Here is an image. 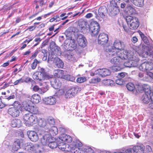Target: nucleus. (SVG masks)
Wrapping results in <instances>:
<instances>
[{
	"mask_svg": "<svg viewBox=\"0 0 153 153\" xmlns=\"http://www.w3.org/2000/svg\"><path fill=\"white\" fill-rule=\"evenodd\" d=\"M47 121L48 122L47 125L50 126V127L53 126V125H54L55 123L54 120L51 117H48L47 119Z\"/></svg>",
	"mask_w": 153,
	"mask_h": 153,
	"instance_id": "nucleus-39",
	"label": "nucleus"
},
{
	"mask_svg": "<svg viewBox=\"0 0 153 153\" xmlns=\"http://www.w3.org/2000/svg\"><path fill=\"white\" fill-rule=\"evenodd\" d=\"M38 125L41 127L44 128V131H49L48 128L50 127V126L47 125L46 121L44 119L39 118L38 121Z\"/></svg>",
	"mask_w": 153,
	"mask_h": 153,
	"instance_id": "nucleus-15",
	"label": "nucleus"
},
{
	"mask_svg": "<svg viewBox=\"0 0 153 153\" xmlns=\"http://www.w3.org/2000/svg\"><path fill=\"white\" fill-rule=\"evenodd\" d=\"M126 7L128 10L129 13L131 14H135L136 13V11L133 5L130 3H128L127 4Z\"/></svg>",
	"mask_w": 153,
	"mask_h": 153,
	"instance_id": "nucleus-29",
	"label": "nucleus"
},
{
	"mask_svg": "<svg viewBox=\"0 0 153 153\" xmlns=\"http://www.w3.org/2000/svg\"><path fill=\"white\" fill-rule=\"evenodd\" d=\"M29 111L34 114H36L39 112V111L37 107L31 106Z\"/></svg>",
	"mask_w": 153,
	"mask_h": 153,
	"instance_id": "nucleus-38",
	"label": "nucleus"
},
{
	"mask_svg": "<svg viewBox=\"0 0 153 153\" xmlns=\"http://www.w3.org/2000/svg\"><path fill=\"white\" fill-rule=\"evenodd\" d=\"M86 78L84 77H80L78 78L77 79V82L79 83H81L85 81Z\"/></svg>",
	"mask_w": 153,
	"mask_h": 153,
	"instance_id": "nucleus-53",
	"label": "nucleus"
},
{
	"mask_svg": "<svg viewBox=\"0 0 153 153\" xmlns=\"http://www.w3.org/2000/svg\"><path fill=\"white\" fill-rule=\"evenodd\" d=\"M20 142L19 140H17L15 141L13 144V148L15 147L14 150H16L20 147Z\"/></svg>",
	"mask_w": 153,
	"mask_h": 153,
	"instance_id": "nucleus-44",
	"label": "nucleus"
},
{
	"mask_svg": "<svg viewBox=\"0 0 153 153\" xmlns=\"http://www.w3.org/2000/svg\"><path fill=\"white\" fill-rule=\"evenodd\" d=\"M144 42L147 45H148L149 44V41L147 39V37L144 36L141 38Z\"/></svg>",
	"mask_w": 153,
	"mask_h": 153,
	"instance_id": "nucleus-60",
	"label": "nucleus"
},
{
	"mask_svg": "<svg viewBox=\"0 0 153 153\" xmlns=\"http://www.w3.org/2000/svg\"><path fill=\"white\" fill-rule=\"evenodd\" d=\"M40 51V48L37 49L34 52L33 55L31 56L30 59H33L34 57H36Z\"/></svg>",
	"mask_w": 153,
	"mask_h": 153,
	"instance_id": "nucleus-54",
	"label": "nucleus"
},
{
	"mask_svg": "<svg viewBox=\"0 0 153 153\" xmlns=\"http://www.w3.org/2000/svg\"><path fill=\"white\" fill-rule=\"evenodd\" d=\"M126 20L130 29L135 30L139 26V22L138 18L136 17L127 16L126 18Z\"/></svg>",
	"mask_w": 153,
	"mask_h": 153,
	"instance_id": "nucleus-3",
	"label": "nucleus"
},
{
	"mask_svg": "<svg viewBox=\"0 0 153 153\" xmlns=\"http://www.w3.org/2000/svg\"><path fill=\"white\" fill-rule=\"evenodd\" d=\"M67 134H62L61 136L59 138V139L62 141L65 142V139L66 138V136Z\"/></svg>",
	"mask_w": 153,
	"mask_h": 153,
	"instance_id": "nucleus-59",
	"label": "nucleus"
},
{
	"mask_svg": "<svg viewBox=\"0 0 153 153\" xmlns=\"http://www.w3.org/2000/svg\"><path fill=\"white\" fill-rule=\"evenodd\" d=\"M143 48L142 49L144 50L141 52L140 55L145 58L147 57L148 56H149L150 57L152 56L153 48L150 46H146L143 47Z\"/></svg>",
	"mask_w": 153,
	"mask_h": 153,
	"instance_id": "nucleus-9",
	"label": "nucleus"
},
{
	"mask_svg": "<svg viewBox=\"0 0 153 153\" xmlns=\"http://www.w3.org/2000/svg\"><path fill=\"white\" fill-rule=\"evenodd\" d=\"M82 146V143L79 140H76L73 142L72 146L71 147V151L72 153H84L83 151L79 148Z\"/></svg>",
	"mask_w": 153,
	"mask_h": 153,
	"instance_id": "nucleus-7",
	"label": "nucleus"
},
{
	"mask_svg": "<svg viewBox=\"0 0 153 153\" xmlns=\"http://www.w3.org/2000/svg\"><path fill=\"white\" fill-rule=\"evenodd\" d=\"M143 91H144L145 93L149 94L151 92L150 86L147 84H143Z\"/></svg>",
	"mask_w": 153,
	"mask_h": 153,
	"instance_id": "nucleus-37",
	"label": "nucleus"
},
{
	"mask_svg": "<svg viewBox=\"0 0 153 153\" xmlns=\"http://www.w3.org/2000/svg\"><path fill=\"white\" fill-rule=\"evenodd\" d=\"M77 40L79 46L82 47H85L87 44V40L83 35L79 34L77 37Z\"/></svg>",
	"mask_w": 153,
	"mask_h": 153,
	"instance_id": "nucleus-14",
	"label": "nucleus"
},
{
	"mask_svg": "<svg viewBox=\"0 0 153 153\" xmlns=\"http://www.w3.org/2000/svg\"><path fill=\"white\" fill-rule=\"evenodd\" d=\"M120 1V0H112L110 1V6L109 8L111 7H118L117 5V2Z\"/></svg>",
	"mask_w": 153,
	"mask_h": 153,
	"instance_id": "nucleus-42",
	"label": "nucleus"
},
{
	"mask_svg": "<svg viewBox=\"0 0 153 153\" xmlns=\"http://www.w3.org/2000/svg\"><path fill=\"white\" fill-rule=\"evenodd\" d=\"M41 53H39V54H43V55H47V53L48 51L46 49H42L41 50H40Z\"/></svg>",
	"mask_w": 153,
	"mask_h": 153,
	"instance_id": "nucleus-62",
	"label": "nucleus"
},
{
	"mask_svg": "<svg viewBox=\"0 0 153 153\" xmlns=\"http://www.w3.org/2000/svg\"><path fill=\"white\" fill-rule=\"evenodd\" d=\"M58 71L59 72L58 77L61 78H63L65 76L66 71L60 69H58Z\"/></svg>",
	"mask_w": 153,
	"mask_h": 153,
	"instance_id": "nucleus-45",
	"label": "nucleus"
},
{
	"mask_svg": "<svg viewBox=\"0 0 153 153\" xmlns=\"http://www.w3.org/2000/svg\"><path fill=\"white\" fill-rule=\"evenodd\" d=\"M114 153H132V149H128L123 150L122 152H115Z\"/></svg>",
	"mask_w": 153,
	"mask_h": 153,
	"instance_id": "nucleus-51",
	"label": "nucleus"
},
{
	"mask_svg": "<svg viewBox=\"0 0 153 153\" xmlns=\"http://www.w3.org/2000/svg\"><path fill=\"white\" fill-rule=\"evenodd\" d=\"M54 62L56 67L59 68H62L64 66V63L59 58H54Z\"/></svg>",
	"mask_w": 153,
	"mask_h": 153,
	"instance_id": "nucleus-27",
	"label": "nucleus"
},
{
	"mask_svg": "<svg viewBox=\"0 0 153 153\" xmlns=\"http://www.w3.org/2000/svg\"><path fill=\"white\" fill-rule=\"evenodd\" d=\"M66 76L67 78V79L68 80L73 81L75 79L74 77L71 76L70 75H67Z\"/></svg>",
	"mask_w": 153,
	"mask_h": 153,
	"instance_id": "nucleus-61",
	"label": "nucleus"
},
{
	"mask_svg": "<svg viewBox=\"0 0 153 153\" xmlns=\"http://www.w3.org/2000/svg\"><path fill=\"white\" fill-rule=\"evenodd\" d=\"M21 124V121L19 119H13L11 121V125L13 127H18Z\"/></svg>",
	"mask_w": 153,
	"mask_h": 153,
	"instance_id": "nucleus-30",
	"label": "nucleus"
},
{
	"mask_svg": "<svg viewBox=\"0 0 153 153\" xmlns=\"http://www.w3.org/2000/svg\"><path fill=\"white\" fill-rule=\"evenodd\" d=\"M126 44L121 40L116 39L113 42V45H109L106 49V55L107 57L114 56L119 51L117 50L121 51L124 50Z\"/></svg>",
	"mask_w": 153,
	"mask_h": 153,
	"instance_id": "nucleus-1",
	"label": "nucleus"
},
{
	"mask_svg": "<svg viewBox=\"0 0 153 153\" xmlns=\"http://www.w3.org/2000/svg\"><path fill=\"white\" fill-rule=\"evenodd\" d=\"M84 151V152H86L87 153H94V151L92 149L88 146H85L84 148V150H82Z\"/></svg>",
	"mask_w": 153,
	"mask_h": 153,
	"instance_id": "nucleus-43",
	"label": "nucleus"
},
{
	"mask_svg": "<svg viewBox=\"0 0 153 153\" xmlns=\"http://www.w3.org/2000/svg\"><path fill=\"white\" fill-rule=\"evenodd\" d=\"M66 145L64 142H61L58 143V148L62 150H65Z\"/></svg>",
	"mask_w": 153,
	"mask_h": 153,
	"instance_id": "nucleus-47",
	"label": "nucleus"
},
{
	"mask_svg": "<svg viewBox=\"0 0 153 153\" xmlns=\"http://www.w3.org/2000/svg\"><path fill=\"white\" fill-rule=\"evenodd\" d=\"M135 90L137 91H137L140 93H142L143 91V85H142L140 84L136 85Z\"/></svg>",
	"mask_w": 153,
	"mask_h": 153,
	"instance_id": "nucleus-41",
	"label": "nucleus"
},
{
	"mask_svg": "<svg viewBox=\"0 0 153 153\" xmlns=\"http://www.w3.org/2000/svg\"><path fill=\"white\" fill-rule=\"evenodd\" d=\"M145 146L143 144H140L139 146H134L132 149L133 150L134 153H143L145 150Z\"/></svg>",
	"mask_w": 153,
	"mask_h": 153,
	"instance_id": "nucleus-19",
	"label": "nucleus"
},
{
	"mask_svg": "<svg viewBox=\"0 0 153 153\" xmlns=\"http://www.w3.org/2000/svg\"><path fill=\"white\" fill-rule=\"evenodd\" d=\"M98 43L101 45H105L108 41V36L104 33H100L98 38Z\"/></svg>",
	"mask_w": 153,
	"mask_h": 153,
	"instance_id": "nucleus-13",
	"label": "nucleus"
},
{
	"mask_svg": "<svg viewBox=\"0 0 153 153\" xmlns=\"http://www.w3.org/2000/svg\"><path fill=\"white\" fill-rule=\"evenodd\" d=\"M27 144H29V145L26 146L25 149H27V150H30L32 151L35 150L36 149V148L38 146L36 145L33 146L32 144V143H27Z\"/></svg>",
	"mask_w": 153,
	"mask_h": 153,
	"instance_id": "nucleus-35",
	"label": "nucleus"
},
{
	"mask_svg": "<svg viewBox=\"0 0 153 153\" xmlns=\"http://www.w3.org/2000/svg\"><path fill=\"white\" fill-rule=\"evenodd\" d=\"M23 118L25 123L27 126H32L36 124L37 121L36 117L30 114H25Z\"/></svg>",
	"mask_w": 153,
	"mask_h": 153,
	"instance_id": "nucleus-6",
	"label": "nucleus"
},
{
	"mask_svg": "<svg viewBox=\"0 0 153 153\" xmlns=\"http://www.w3.org/2000/svg\"><path fill=\"white\" fill-rule=\"evenodd\" d=\"M105 9L102 8H100L98 10V13L101 18L103 19L105 17V15L104 13Z\"/></svg>",
	"mask_w": 153,
	"mask_h": 153,
	"instance_id": "nucleus-46",
	"label": "nucleus"
},
{
	"mask_svg": "<svg viewBox=\"0 0 153 153\" xmlns=\"http://www.w3.org/2000/svg\"><path fill=\"white\" fill-rule=\"evenodd\" d=\"M99 74L102 77H104L109 75L111 71L108 69L106 68H102L97 70Z\"/></svg>",
	"mask_w": 153,
	"mask_h": 153,
	"instance_id": "nucleus-25",
	"label": "nucleus"
},
{
	"mask_svg": "<svg viewBox=\"0 0 153 153\" xmlns=\"http://www.w3.org/2000/svg\"><path fill=\"white\" fill-rule=\"evenodd\" d=\"M40 72L42 74H43V76L47 79H49L51 78L52 76L49 75V74H47L46 72H45V70L44 69L41 68L40 69L39 72Z\"/></svg>",
	"mask_w": 153,
	"mask_h": 153,
	"instance_id": "nucleus-36",
	"label": "nucleus"
},
{
	"mask_svg": "<svg viewBox=\"0 0 153 153\" xmlns=\"http://www.w3.org/2000/svg\"><path fill=\"white\" fill-rule=\"evenodd\" d=\"M33 79L38 81H42L47 79L43 76V74L38 72H36L33 74Z\"/></svg>",
	"mask_w": 153,
	"mask_h": 153,
	"instance_id": "nucleus-24",
	"label": "nucleus"
},
{
	"mask_svg": "<svg viewBox=\"0 0 153 153\" xmlns=\"http://www.w3.org/2000/svg\"><path fill=\"white\" fill-rule=\"evenodd\" d=\"M23 105L25 109L29 111L31 106H30L29 105L26 103L23 104Z\"/></svg>",
	"mask_w": 153,
	"mask_h": 153,
	"instance_id": "nucleus-56",
	"label": "nucleus"
},
{
	"mask_svg": "<svg viewBox=\"0 0 153 153\" xmlns=\"http://www.w3.org/2000/svg\"><path fill=\"white\" fill-rule=\"evenodd\" d=\"M100 25L98 23L94 21L91 22L90 25H88V29L86 30L82 31L83 33H86L90 31L92 36H95L97 35L98 33L100 30Z\"/></svg>",
	"mask_w": 153,
	"mask_h": 153,
	"instance_id": "nucleus-4",
	"label": "nucleus"
},
{
	"mask_svg": "<svg viewBox=\"0 0 153 153\" xmlns=\"http://www.w3.org/2000/svg\"><path fill=\"white\" fill-rule=\"evenodd\" d=\"M144 150L147 152H150L152 151V149L150 146L149 145H146Z\"/></svg>",
	"mask_w": 153,
	"mask_h": 153,
	"instance_id": "nucleus-63",
	"label": "nucleus"
},
{
	"mask_svg": "<svg viewBox=\"0 0 153 153\" xmlns=\"http://www.w3.org/2000/svg\"><path fill=\"white\" fill-rule=\"evenodd\" d=\"M80 90L78 86L73 87L69 89L66 91L65 94V97L67 98H70L74 96L78 91Z\"/></svg>",
	"mask_w": 153,
	"mask_h": 153,
	"instance_id": "nucleus-10",
	"label": "nucleus"
},
{
	"mask_svg": "<svg viewBox=\"0 0 153 153\" xmlns=\"http://www.w3.org/2000/svg\"><path fill=\"white\" fill-rule=\"evenodd\" d=\"M153 68V63L152 62H145L142 63L139 67V69L143 71H150Z\"/></svg>",
	"mask_w": 153,
	"mask_h": 153,
	"instance_id": "nucleus-11",
	"label": "nucleus"
},
{
	"mask_svg": "<svg viewBox=\"0 0 153 153\" xmlns=\"http://www.w3.org/2000/svg\"><path fill=\"white\" fill-rule=\"evenodd\" d=\"M116 56L111 60V63L114 65L113 69L116 71L120 70V68L118 66L122 64L124 60L131 59V54L130 53L126 51H123L122 53L118 52Z\"/></svg>",
	"mask_w": 153,
	"mask_h": 153,
	"instance_id": "nucleus-2",
	"label": "nucleus"
},
{
	"mask_svg": "<svg viewBox=\"0 0 153 153\" xmlns=\"http://www.w3.org/2000/svg\"><path fill=\"white\" fill-rule=\"evenodd\" d=\"M48 146L52 149L56 148L58 146V144L56 142H52L51 143H48Z\"/></svg>",
	"mask_w": 153,
	"mask_h": 153,
	"instance_id": "nucleus-48",
	"label": "nucleus"
},
{
	"mask_svg": "<svg viewBox=\"0 0 153 153\" xmlns=\"http://www.w3.org/2000/svg\"><path fill=\"white\" fill-rule=\"evenodd\" d=\"M49 134H44L41 139V143L43 145H48V143L55 142V138L52 137Z\"/></svg>",
	"mask_w": 153,
	"mask_h": 153,
	"instance_id": "nucleus-8",
	"label": "nucleus"
},
{
	"mask_svg": "<svg viewBox=\"0 0 153 153\" xmlns=\"http://www.w3.org/2000/svg\"><path fill=\"white\" fill-rule=\"evenodd\" d=\"M44 102L46 104L52 105L56 104V100L55 97L50 96L44 99Z\"/></svg>",
	"mask_w": 153,
	"mask_h": 153,
	"instance_id": "nucleus-22",
	"label": "nucleus"
},
{
	"mask_svg": "<svg viewBox=\"0 0 153 153\" xmlns=\"http://www.w3.org/2000/svg\"><path fill=\"white\" fill-rule=\"evenodd\" d=\"M61 79L58 78L51 79L50 83L52 86L56 89L59 88L62 85L61 82H60Z\"/></svg>",
	"mask_w": 153,
	"mask_h": 153,
	"instance_id": "nucleus-16",
	"label": "nucleus"
},
{
	"mask_svg": "<svg viewBox=\"0 0 153 153\" xmlns=\"http://www.w3.org/2000/svg\"><path fill=\"white\" fill-rule=\"evenodd\" d=\"M106 81H107V85H110L111 86L113 85L114 83V82L112 80L110 79H107Z\"/></svg>",
	"mask_w": 153,
	"mask_h": 153,
	"instance_id": "nucleus-57",
	"label": "nucleus"
},
{
	"mask_svg": "<svg viewBox=\"0 0 153 153\" xmlns=\"http://www.w3.org/2000/svg\"><path fill=\"white\" fill-rule=\"evenodd\" d=\"M23 82V79H22V78H21L17 80L15 82H14L13 83V84L15 85H16L19 84Z\"/></svg>",
	"mask_w": 153,
	"mask_h": 153,
	"instance_id": "nucleus-55",
	"label": "nucleus"
},
{
	"mask_svg": "<svg viewBox=\"0 0 153 153\" xmlns=\"http://www.w3.org/2000/svg\"><path fill=\"white\" fill-rule=\"evenodd\" d=\"M38 63V61L36 59H35L33 62L31 64V67L32 69H35L36 66Z\"/></svg>",
	"mask_w": 153,
	"mask_h": 153,
	"instance_id": "nucleus-49",
	"label": "nucleus"
},
{
	"mask_svg": "<svg viewBox=\"0 0 153 153\" xmlns=\"http://www.w3.org/2000/svg\"><path fill=\"white\" fill-rule=\"evenodd\" d=\"M33 90L34 91L38 92L40 94H42L46 92L48 89L45 88H40L38 86L35 85L33 88Z\"/></svg>",
	"mask_w": 153,
	"mask_h": 153,
	"instance_id": "nucleus-31",
	"label": "nucleus"
},
{
	"mask_svg": "<svg viewBox=\"0 0 153 153\" xmlns=\"http://www.w3.org/2000/svg\"><path fill=\"white\" fill-rule=\"evenodd\" d=\"M64 44L66 46H68V48L69 50H73L75 49L77 46V44L76 43L75 40L74 39L70 40H66L65 41Z\"/></svg>",
	"mask_w": 153,
	"mask_h": 153,
	"instance_id": "nucleus-12",
	"label": "nucleus"
},
{
	"mask_svg": "<svg viewBox=\"0 0 153 153\" xmlns=\"http://www.w3.org/2000/svg\"><path fill=\"white\" fill-rule=\"evenodd\" d=\"M23 82L27 83L30 82L31 83L33 82L34 81L32 79L28 77H26L24 79H23Z\"/></svg>",
	"mask_w": 153,
	"mask_h": 153,
	"instance_id": "nucleus-52",
	"label": "nucleus"
},
{
	"mask_svg": "<svg viewBox=\"0 0 153 153\" xmlns=\"http://www.w3.org/2000/svg\"><path fill=\"white\" fill-rule=\"evenodd\" d=\"M31 100L34 103H37L40 102L41 99L39 95L34 94L32 96Z\"/></svg>",
	"mask_w": 153,
	"mask_h": 153,
	"instance_id": "nucleus-34",
	"label": "nucleus"
},
{
	"mask_svg": "<svg viewBox=\"0 0 153 153\" xmlns=\"http://www.w3.org/2000/svg\"><path fill=\"white\" fill-rule=\"evenodd\" d=\"M109 15L111 16L117 15L120 12L118 7L109 8Z\"/></svg>",
	"mask_w": 153,
	"mask_h": 153,
	"instance_id": "nucleus-26",
	"label": "nucleus"
},
{
	"mask_svg": "<svg viewBox=\"0 0 153 153\" xmlns=\"http://www.w3.org/2000/svg\"><path fill=\"white\" fill-rule=\"evenodd\" d=\"M149 94L145 93L143 94L141 98L142 102L145 104H147L150 101Z\"/></svg>",
	"mask_w": 153,
	"mask_h": 153,
	"instance_id": "nucleus-32",
	"label": "nucleus"
},
{
	"mask_svg": "<svg viewBox=\"0 0 153 153\" xmlns=\"http://www.w3.org/2000/svg\"><path fill=\"white\" fill-rule=\"evenodd\" d=\"M21 105L19 102L16 101L14 104V107L9 109L8 112L9 114L13 117H16L19 115Z\"/></svg>",
	"mask_w": 153,
	"mask_h": 153,
	"instance_id": "nucleus-5",
	"label": "nucleus"
},
{
	"mask_svg": "<svg viewBox=\"0 0 153 153\" xmlns=\"http://www.w3.org/2000/svg\"><path fill=\"white\" fill-rule=\"evenodd\" d=\"M134 5L139 7H142L144 4L143 0H130Z\"/></svg>",
	"mask_w": 153,
	"mask_h": 153,
	"instance_id": "nucleus-33",
	"label": "nucleus"
},
{
	"mask_svg": "<svg viewBox=\"0 0 153 153\" xmlns=\"http://www.w3.org/2000/svg\"><path fill=\"white\" fill-rule=\"evenodd\" d=\"M117 77L118 78L122 79L123 78H126L128 77V75L127 73L124 72H122L119 73H118Z\"/></svg>",
	"mask_w": 153,
	"mask_h": 153,
	"instance_id": "nucleus-40",
	"label": "nucleus"
},
{
	"mask_svg": "<svg viewBox=\"0 0 153 153\" xmlns=\"http://www.w3.org/2000/svg\"><path fill=\"white\" fill-rule=\"evenodd\" d=\"M127 89L132 92L135 95L137 94V91L135 90V87L134 84L132 83H129L126 85Z\"/></svg>",
	"mask_w": 153,
	"mask_h": 153,
	"instance_id": "nucleus-28",
	"label": "nucleus"
},
{
	"mask_svg": "<svg viewBox=\"0 0 153 153\" xmlns=\"http://www.w3.org/2000/svg\"><path fill=\"white\" fill-rule=\"evenodd\" d=\"M27 134L31 140L33 142H36L38 139V137L36 133L33 131H28L27 132Z\"/></svg>",
	"mask_w": 153,
	"mask_h": 153,
	"instance_id": "nucleus-17",
	"label": "nucleus"
},
{
	"mask_svg": "<svg viewBox=\"0 0 153 153\" xmlns=\"http://www.w3.org/2000/svg\"><path fill=\"white\" fill-rule=\"evenodd\" d=\"M49 131H45L46 133L45 134H49L51 136H55L58 133L57 128L55 126H52L48 128Z\"/></svg>",
	"mask_w": 153,
	"mask_h": 153,
	"instance_id": "nucleus-23",
	"label": "nucleus"
},
{
	"mask_svg": "<svg viewBox=\"0 0 153 153\" xmlns=\"http://www.w3.org/2000/svg\"><path fill=\"white\" fill-rule=\"evenodd\" d=\"M131 59H128L130 60V61L125 62L124 65L126 67L131 68L132 67H135L138 66V62L133 60H132L131 58H132L131 55Z\"/></svg>",
	"mask_w": 153,
	"mask_h": 153,
	"instance_id": "nucleus-20",
	"label": "nucleus"
},
{
	"mask_svg": "<svg viewBox=\"0 0 153 153\" xmlns=\"http://www.w3.org/2000/svg\"><path fill=\"white\" fill-rule=\"evenodd\" d=\"M49 48L50 49L55 53L56 52L57 54H61V51L60 48L56 45V43L53 41H51L50 43Z\"/></svg>",
	"mask_w": 153,
	"mask_h": 153,
	"instance_id": "nucleus-18",
	"label": "nucleus"
},
{
	"mask_svg": "<svg viewBox=\"0 0 153 153\" xmlns=\"http://www.w3.org/2000/svg\"><path fill=\"white\" fill-rule=\"evenodd\" d=\"M88 22H87L85 21L83 19H79L78 21V26L79 28L82 30V32L85 30H86V29H88L87 25Z\"/></svg>",
	"mask_w": 153,
	"mask_h": 153,
	"instance_id": "nucleus-21",
	"label": "nucleus"
},
{
	"mask_svg": "<svg viewBox=\"0 0 153 153\" xmlns=\"http://www.w3.org/2000/svg\"><path fill=\"white\" fill-rule=\"evenodd\" d=\"M65 140V141L68 143H70L72 140V138L69 135H67L66 138Z\"/></svg>",
	"mask_w": 153,
	"mask_h": 153,
	"instance_id": "nucleus-58",
	"label": "nucleus"
},
{
	"mask_svg": "<svg viewBox=\"0 0 153 153\" xmlns=\"http://www.w3.org/2000/svg\"><path fill=\"white\" fill-rule=\"evenodd\" d=\"M7 105H8L2 102L1 99H0V108H1L4 107Z\"/></svg>",
	"mask_w": 153,
	"mask_h": 153,
	"instance_id": "nucleus-64",
	"label": "nucleus"
},
{
	"mask_svg": "<svg viewBox=\"0 0 153 153\" xmlns=\"http://www.w3.org/2000/svg\"><path fill=\"white\" fill-rule=\"evenodd\" d=\"M116 83L120 85H122L125 83L123 79L119 78L115 81Z\"/></svg>",
	"mask_w": 153,
	"mask_h": 153,
	"instance_id": "nucleus-50",
	"label": "nucleus"
}]
</instances>
